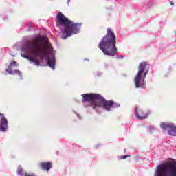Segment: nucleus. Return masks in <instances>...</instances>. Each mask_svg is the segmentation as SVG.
Masks as SVG:
<instances>
[{
  "label": "nucleus",
  "mask_w": 176,
  "mask_h": 176,
  "mask_svg": "<svg viewBox=\"0 0 176 176\" xmlns=\"http://www.w3.org/2000/svg\"><path fill=\"white\" fill-rule=\"evenodd\" d=\"M49 46H50L49 38L46 36H38L35 38L34 41L25 44L21 48V52H23L25 54H32L34 58L28 56V55H25V54H21V56L23 57V58L29 60L30 64L33 63L34 65L39 67L41 62L39 60L36 59V57H39L41 60H45V58L47 57L46 49H47Z\"/></svg>",
  "instance_id": "nucleus-2"
},
{
  "label": "nucleus",
  "mask_w": 176,
  "mask_h": 176,
  "mask_svg": "<svg viewBox=\"0 0 176 176\" xmlns=\"http://www.w3.org/2000/svg\"><path fill=\"white\" fill-rule=\"evenodd\" d=\"M98 47L105 56H110V57L116 56V53H118L116 36L111 28H107V32L106 35L102 38Z\"/></svg>",
  "instance_id": "nucleus-4"
},
{
  "label": "nucleus",
  "mask_w": 176,
  "mask_h": 176,
  "mask_svg": "<svg viewBox=\"0 0 176 176\" xmlns=\"http://www.w3.org/2000/svg\"><path fill=\"white\" fill-rule=\"evenodd\" d=\"M9 126H8V119L6 118L3 114L0 113V131L5 133Z\"/></svg>",
  "instance_id": "nucleus-11"
},
{
  "label": "nucleus",
  "mask_w": 176,
  "mask_h": 176,
  "mask_svg": "<svg viewBox=\"0 0 176 176\" xmlns=\"http://www.w3.org/2000/svg\"><path fill=\"white\" fill-rule=\"evenodd\" d=\"M77 116L79 118V114H77Z\"/></svg>",
  "instance_id": "nucleus-22"
},
{
  "label": "nucleus",
  "mask_w": 176,
  "mask_h": 176,
  "mask_svg": "<svg viewBox=\"0 0 176 176\" xmlns=\"http://www.w3.org/2000/svg\"><path fill=\"white\" fill-rule=\"evenodd\" d=\"M127 157H130V155H123L122 157H121V159H127Z\"/></svg>",
  "instance_id": "nucleus-16"
},
{
  "label": "nucleus",
  "mask_w": 176,
  "mask_h": 176,
  "mask_svg": "<svg viewBox=\"0 0 176 176\" xmlns=\"http://www.w3.org/2000/svg\"><path fill=\"white\" fill-rule=\"evenodd\" d=\"M154 176H176V161L170 160L158 165L155 170Z\"/></svg>",
  "instance_id": "nucleus-5"
},
{
  "label": "nucleus",
  "mask_w": 176,
  "mask_h": 176,
  "mask_svg": "<svg viewBox=\"0 0 176 176\" xmlns=\"http://www.w3.org/2000/svg\"><path fill=\"white\" fill-rule=\"evenodd\" d=\"M41 167L44 171H49V170L53 167V165L52 164V162H42L41 164Z\"/></svg>",
  "instance_id": "nucleus-14"
},
{
  "label": "nucleus",
  "mask_w": 176,
  "mask_h": 176,
  "mask_svg": "<svg viewBox=\"0 0 176 176\" xmlns=\"http://www.w3.org/2000/svg\"><path fill=\"white\" fill-rule=\"evenodd\" d=\"M47 61L50 68L53 70L56 69V56L53 53H52L50 56L47 58Z\"/></svg>",
  "instance_id": "nucleus-12"
},
{
  "label": "nucleus",
  "mask_w": 176,
  "mask_h": 176,
  "mask_svg": "<svg viewBox=\"0 0 176 176\" xmlns=\"http://www.w3.org/2000/svg\"><path fill=\"white\" fill-rule=\"evenodd\" d=\"M170 3L171 6H174V3L173 1H170Z\"/></svg>",
  "instance_id": "nucleus-19"
},
{
  "label": "nucleus",
  "mask_w": 176,
  "mask_h": 176,
  "mask_svg": "<svg viewBox=\"0 0 176 176\" xmlns=\"http://www.w3.org/2000/svg\"><path fill=\"white\" fill-rule=\"evenodd\" d=\"M70 1H71V0H67V5H69Z\"/></svg>",
  "instance_id": "nucleus-21"
},
{
  "label": "nucleus",
  "mask_w": 176,
  "mask_h": 176,
  "mask_svg": "<svg viewBox=\"0 0 176 176\" xmlns=\"http://www.w3.org/2000/svg\"><path fill=\"white\" fill-rule=\"evenodd\" d=\"M96 148H98V145H96Z\"/></svg>",
  "instance_id": "nucleus-23"
},
{
  "label": "nucleus",
  "mask_w": 176,
  "mask_h": 176,
  "mask_svg": "<svg viewBox=\"0 0 176 176\" xmlns=\"http://www.w3.org/2000/svg\"><path fill=\"white\" fill-rule=\"evenodd\" d=\"M14 67H19V63L16 62L15 60H12L10 62V65L8 66V68L6 69L8 74L10 75H19L20 78H21V72L19 69L13 70V68Z\"/></svg>",
  "instance_id": "nucleus-10"
},
{
  "label": "nucleus",
  "mask_w": 176,
  "mask_h": 176,
  "mask_svg": "<svg viewBox=\"0 0 176 176\" xmlns=\"http://www.w3.org/2000/svg\"><path fill=\"white\" fill-rule=\"evenodd\" d=\"M148 129L150 130V133H152V131L154 130V129L152 128L151 126H149Z\"/></svg>",
  "instance_id": "nucleus-18"
},
{
  "label": "nucleus",
  "mask_w": 176,
  "mask_h": 176,
  "mask_svg": "<svg viewBox=\"0 0 176 176\" xmlns=\"http://www.w3.org/2000/svg\"><path fill=\"white\" fill-rule=\"evenodd\" d=\"M49 46H50L49 38L46 36H38L35 38L34 41L25 44L21 48V52H23L25 54H32L34 58L28 56V55H25V54H21V56L23 57V58L29 60L30 64L33 63L34 65L39 67L41 62L39 60L36 59V57H39L41 60H45V58L47 57L46 49H47Z\"/></svg>",
  "instance_id": "nucleus-1"
},
{
  "label": "nucleus",
  "mask_w": 176,
  "mask_h": 176,
  "mask_svg": "<svg viewBox=\"0 0 176 176\" xmlns=\"http://www.w3.org/2000/svg\"><path fill=\"white\" fill-rule=\"evenodd\" d=\"M135 115L138 119H146V118H148V113H144L142 109H140V107H136L135 109Z\"/></svg>",
  "instance_id": "nucleus-13"
},
{
  "label": "nucleus",
  "mask_w": 176,
  "mask_h": 176,
  "mask_svg": "<svg viewBox=\"0 0 176 176\" xmlns=\"http://www.w3.org/2000/svg\"><path fill=\"white\" fill-rule=\"evenodd\" d=\"M100 108H103V109L109 112V111H111L113 108H119V107H120V104L115 103L112 100L107 101L103 98V100L100 103Z\"/></svg>",
  "instance_id": "nucleus-8"
},
{
  "label": "nucleus",
  "mask_w": 176,
  "mask_h": 176,
  "mask_svg": "<svg viewBox=\"0 0 176 176\" xmlns=\"http://www.w3.org/2000/svg\"><path fill=\"white\" fill-rule=\"evenodd\" d=\"M149 72V64L142 62L139 65L138 72L135 77V86L137 89L144 87L145 78Z\"/></svg>",
  "instance_id": "nucleus-7"
},
{
  "label": "nucleus",
  "mask_w": 176,
  "mask_h": 176,
  "mask_svg": "<svg viewBox=\"0 0 176 176\" xmlns=\"http://www.w3.org/2000/svg\"><path fill=\"white\" fill-rule=\"evenodd\" d=\"M57 27H60L62 32V39H67L69 36H72V34H78L80 31L82 23H75L72 21L65 17L63 13L59 12L56 16Z\"/></svg>",
  "instance_id": "nucleus-3"
},
{
  "label": "nucleus",
  "mask_w": 176,
  "mask_h": 176,
  "mask_svg": "<svg viewBox=\"0 0 176 176\" xmlns=\"http://www.w3.org/2000/svg\"><path fill=\"white\" fill-rule=\"evenodd\" d=\"M98 76H101V75H102V73H98Z\"/></svg>",
  "instance_id": "nucleus-20"
},
{
  "label": "nucleus",
  "mask_w": 176,
  "mask_h": 176,
  "mask_svg": "<svg viewBox=\"0 0 176 176\" xmlns=\"http://www.w3.org/2000/svg\"><path fill=\"white\" fill-rule=\"evenodd\" d=\"M160 127L162 129V130H164V131L168 130L169 135H172V137H176V126L173 123L162 122L160 124Z\"/></svg>",
  "instance_id": "nucleus-9"
},
{
  "label": "nucleus",
  "mask_w": 176,
  "mask_h": 176,
  "mask_svg": "<svg viewBox=\"0 0 176 176\" xmlns=\"http://www.w3.org/2000/svg\"><path fill=\"white\" fill-rule=\"evenodd\" d=\"M123 57H124V56H122V55H117V56H116V58H118V59H119V58H123Z\"/></svg>",
  "instance_id": "nucleus-17"
},
{
  "label": "nucleus",
  "mask_w": 176,
  "mask_h": 176,
  "mask_svg": "<svg viewBox=\"0 0 176 176\" xmlns=\"http://www.w3.org/2000/svg\"><path fill=\"white\" fill-rule=\"evenodd\" d=\"M82 102L85 107H91L94 109H100L101 102L104 97L98 94H82Z\"/></svg>",
  "instance_id": "nucleus-6"
},
{
  "label": "nucleus",
  "mask_w": 176,
  "mask_h": 176,
  "mask_svg": "<svg viewBox=\"0 0 176 176\" xmlns=\"http://www.w3.org/2000/svg\"><path fill=\"white\" fill-rule=\"evenodd\" d=\"M33 24L31 22H28L25 25V28H27V31H31V28H32Z\"/></svg>",
  "instance_id": "nucleus-15"
}]
</instances>
